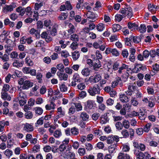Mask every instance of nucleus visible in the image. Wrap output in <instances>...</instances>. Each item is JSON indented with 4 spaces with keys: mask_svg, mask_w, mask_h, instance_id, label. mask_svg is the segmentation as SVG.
Listing matches in <instances>:
<instances>
[{
    "mask_svg": "<svg viewBox=\"0 0 159 159\" xmlns=\"http://www.w3.org/2000/svg\"><path fill=\"white\" fill-rule=\"evenodd\" d=\"M70 39L74 42H77L79 40L78 36L76 34H73L70 36Z\"/></svg>",
    "mask_w": 159,
    "mask_h": 159,
    "instance_id": "nucleus-35",
    "label": "nucleus"
},
{
    "mask_svg": "<svg viewBox=\"0 0 159 159\" xmlns=\"http://www.w3.org/2000/svg\"><path fill=\"white\" fill-rule=\"evenodd\" d=\"M134 154L136 157V159H143L144 158V153L138 150H134Z\"/></svg>",
    "mask_w": 159,
    "mask_h": 159,
    "instance_id": "nucleus-9",
    "label": "nucleus"
},
{
    "mask_svg": "<svg viewBox=\"0 0 159 159\" xmlns=\"http://www.w3.org/2000/svg\"><path fill=\"white\" fill-rule=\"evenodd\" d=\"M128 28L130 29H134L138 30V29L139 26L135 23H132L130 22H129L128 23Z\"/></svg>",
    "mask_w": 159,
    "mask_h": 159,
    "instance_id": "nucleus-18",
    "label": "nucleus"
},
{
    "mask_svg": "<svg viewBox=\"0 0 159 159\" xmlns=\"http://www.w3.org/2000/svg\"><path fill=\"white\" fill-rule=\"evenodd\" d=\"M100 116V114L99 113L95 112L92 115V118L93 120H96L98 119Z\"/></svg>",
    "mask_w": 159,
    "mask_h": 159,
    "instance_id": "nucleus-46",
    "label": "nucleus"
},
{
    "mask_svg": "<svg viewBox=\"0 0 159 159\" xmlns=\"http://www.w3.org/2000/svg\"><path fill=\"white\" fill-rule=\"evenodd\" d=\"M16 11L20 13L21 16H23L25 12V8L20 6L16 8Z\"/></svg>",
    "mask_w": 159,
    "mask_h": 159,
    "instance_id": "nucleus-19",
    "label": "nucleus"
},
{
    "mask_svg": "<svg viewBox=\"0 0 159 159\" xmlns=\"http://www.w3.org/2000/svg\"><path fill=\"white\" fill-rule=\"evenodd\" d=\"M9 17L12 20H15L18 18V16L16 14L13 13L10 15Z\"/></svg>",
    "mask_w": 159,
    "mask_h": 159,
    "instance_id": "nucleus-62",
    "label": "nucleus"
},
{
    "mask_svg": "<svg viewBox=\"0 0 159 159\" xmlns=\"http://www.w3.org/2000/svg\"><path fill=\"white\" fill-rule=\"evenodd\" d=\"M4 153L7 157H10L12 155V152L11 151L7 149L4 152Z\"/></svg>",
    "mask_w": 159,
    "mask_h": 159,
    "instance_id": "nucleus-56",
    "label": "nucleus"
},
{
    "mask_svg": "<svg viewBox=\"0 0 159 159\" xmlns=\"http://www.w3.org/2000/svg\"><path fill=\"white\" fill-rule=\"evenodd\" d=\"M61 135V133L60 130H56L54 133L53 135L56 138H59Z\"/></svg>",
    "mask_w": 159,
    "mask_h": 159,
    "instance_id": "nucleus-50",
    "label": "nucleus"
},
{
    "mask_svg": "<svg viewBox=\"0 0 159 159\" xmlns=\"http://www.w3.org/2000/svg\"><path fill=\"white\" fill-rule=\"evenodd\" d=\"M68 15V14L67 13H61L58 16V19L61 20H64L66 19Z\"/></svg>",
    "mask_w": 159,
    "mask_h": 159,
    "instance_id": "nucleus-28",
    "label": "nucleus"
},
{
    "mask_svg": "<svg viewBox=\"0 0 159 159\" xmlns=\"http://www.w3.org/2000/svg\"><path fill=\"white\" fill-rule=\"evenodd\" d=\"M151 125L150 123H147L145 126L144 127L143 129V131L145 132H148L150 129V127Z\"/></svg>",
    "mask_w": 159,
    "mask_h": 159,
    "instance_id": "nucleus-44",
    "label": "nucleus"
},
{
    "mask_svg": "<svg viewBox=\"0 0 159 159\" xmlns=\"http://www.w3.org/2000/svg\"><path fill=\"white\" fill-rule=\"evenodd\" d=\"M112 54L115 56H118L120 55V53L119 52L116 48L112 49L111 50Z\"/></svg>",
    "mask_w": 159,
    "mask_h": 159,
    "instance_id": "nucleus-57",
    "label": "nucleus"
},
{
    "mask_svg": "<svg viewBox=\"0 0 159 159\" xmlns=\"http://www.w3.org/2000/svg\"><path fill=\"white\" fill-rule=\"evenodd\" d=\"M146 29L147 28L146 25L143 24H141L139 27H138V29L139 30V31L140 33H143L146 32Z\"/></svg>",
    "mask_w": 159,
    "mask_h": 159,
    "instance_id": "nucleus-26",
    "label": "nucleus"
},
{
    "mask_svg": "<svg viewBox=\"0 0 159 159\" xmlns=\"http://www.w3.org/2000/svg\"><path fill=\"white\" fill-rule=\"evenodd\" d=\"M129 66L128 65H127L124 64H123L122 66L119 68V69L118 70V72L120 74H121L122 72V70H123L124 69H126V68H128V67Z\"/></svg>",
    "mask_w": 159,
    "mask_h": 159,
    "instance_id": "nucleus-49",
    "label": "nucleus"
},
{
    "mask_svg": "<svg viewBox=\"0 0 159 159\" xmlns=\"http://www.w3.org/2000/svg\"><path fill=\"white\" fill-rule=\"evenodd\" d=\"M107 92L109 93L111 97H113L116 94V92L115 90H107Z\"/></svg>",
    "mask_w": 159,
    "mask_h": 159,
    "instance_id": "nucleus-58",
    "label": "nucleus"
},
{
    "mask_svg": "<svg viewBox=\"0 0 159 159\" xmlns=\"http://www.w3.org/2000/svg\"><path fill=\"white\" fill-rule=\"evenodd\" d=\"M12 65L13 66L19 68V67L22 66L23 63L21 61H20L17 60H15L13 62Z\"/></svg>",
    "mask_w": 159,
    "mask_h": 159,
    "instance_id": "nucleus-21",
    "label": "nucleus"
},
{
    "mask_svg": "<svg viewBox=\"0 0 159 159\" xmlns=\"http://www.w3.org/2000/svg\"><path fill=\"white\" fill-rule=\"evenodd\" d=\"M44 26L48 27V29H50L52 25H51V20H46L44 21Z\"/></svg>",
    "mask_w": 159,
    "mask_h": 159,
    "instance_id": "nucleus-33",
    "label": "nucleus"
},
{
    "mask_svg": "<svg viewBox=\"0 0 159 159\" xmlns=\"http://www.w3.org/2000/svg\"><path fill=\"white\" fill-rule=\"evenodd\" d=\"M57 30L56 27H53L52 30L50 31V34L53 36H55L57 34Z\"/></svg>",
    "mask_w": 159,
    "mask_h": 159,
    "instance_id": "nucleus-54",
    "label": "nucleus"
},
{
    "mask_svg": "<svg viewBox=\"0 0 159 159\" xmlns=\"http://www.w3.org/2000/svg\"><path fill=\"white\" fill-rule=\"evenodd\" d=\"M101 123L102 124H105L109 121V119L107 116H104L101 117Z\"/></svg>",
    "mask_w": 159,
    "mask_h": 159,
    "instance_id": "nucleus-39",
    "label": "nucleus"
},
{
    "mask_svg": "<svg viewBox=\"0 0 159 159\" xmlns=\"http://www.w3.org/2000/svg\"><path fill=\"white\" fill-rule=\"evenodd\" d=\"M96 106L95 101L91 100H88L85 103V108L86 109H94Z\"/></svg>",
    "mask_w": 159,
    "mask_h": 159,
    "instance_id": "nucleus-1",
    "label": "nucleus"
},
{
    "mask_svg": "<svg viewBox=\"0 0 159 159\" xmlns=\"http://www.w3.org/2000/svg\"><path fill=\"white\" fill-rule=\"evenodd\" d=\"M34 111L35 113L38 115H40L42 114L43 111L42 109L39 107L35 108H34Z\"/></svg>",
    "mask_w": 159,
    "mask_h": 159,
    "instance_id": "nucleus-29",
    "label": "nucleus"
},
{
    "mask_svg": "<svg viewBox=\"0 0 159 159\" xmlns=\"http://www.w3.org/2000/svg\"><path fill=\"white\" fill-rule=\"evenodd\" d=\"M19 100V103L20 106H22L26 102V99H15L13 101V102H17Z\"/></svg>",
    "mask_w": 159,
    "mask_h": 159,
    "instance_id": "nucleus-17",
    "label": "nucleus"
},
{
    "mask_svg": "<svg viewBox=\"0 0 159 159\" xmlns=\"http://www.w3.org/2000/svg\"><path fill=\"white\" fill-rule=\"evenodd\" d=\"M119 140V137L117 136H109L107 139V142L108 144H111L114 143H117Z\"/></svg>",
    "mask_w": 159,
    "mask_h": 159,
    "instance_id": "nucleus-2",
    "label": "nucleus"
},
{
    "mask_svg": "<svg viewBox=\"0 0 159 159\" xmlns=\"http://www.w3.org/2000/svg\"><path fill=\"white\" fill-rule=\"evenodd\" d=\"M44 118L43 117H41L39 118L37 121V122L35 123V126L36 127L38 126L39 125H42L43 123Z\"/></svg>",
    "mask_w": 159,
    "mask_h": 159,
    "instance_id": "nucleus-36",
    "label": "nucleus"
},
{
    "mask_svg": "<svg viewBox=\"0 0 159 159\" xmlns=\"http://www.w3.org/2000/svg\"><path fill=\"white\" fill-rule=\"evenodd\" d=\"M55 100V99L54 97H52L51 100L50 104H49L50 107H52V109H54L55 108L56 104L54 103V102Z\"/></svg>",
    "mask_w": 159,
    "mask_h": 159,
    "instance_id": "nucleus-42",
    "label": "nucleus"
},
{
    "mask_svg": "<svg viewBox=\"0 0 159 159\" xmlns=\"http://www.w3.org/2000/svg\"><path fill=\"white\" fill-rule=\"evenodd\" d=\"M31 8L30 7H28L25 8L26 14L29 16H30L32 14V12L31 11Z\"/></svg>",
    "mask_w": 159,
    "mask_h": 159,
    "instance_id": "nucleus-45",
    "label": "nucleus"
},
{
    "mask_svg": "<svg viewBox=\"0 0 159 159\" xmlns=\"http://www.w3.org/2000/svg\"><path fill=\"white\" fill-rule=\"evenodd\" d=\"M66 148V146L65 145L61 144L58 149L61 152H64Z\"/></svg>",
    "mask_w": 159,
    "mask_h": 159,
    "instance_id": "nucleus-60",
    "label": "nucleus"
},
{
    "mask_svg": "<svg viewBox=\"0 0 159 159\" xmlns=\"http://www.w3.org/2000/svg\"><path fill=\"white\" fill-rule=\"evenodd\" d=\"M79 44L77 42H73L70 45L71 48L73 49V50L76 49L78 46Z\"/></svg>",
    "mask_w": 159,
    "mask_h": 159,
    "instance_id": "nucleus-59",
    "label": "nucleus"
},
{
    "mask_svg": "<svg viewBox=\"0 0 159 159\" xmlns=\"http://www.w3.org/2000/svg\"><path fill=\"white\" fill-rule=\"evenodd\" d=\"M104 25L102 23H100L97 25V29L99 31H102L104 28Z\"/></svg>",
    "mask_w": 159,
    "mask_h": 159,
    "instance_id": "nucleus-38",
    "label": "nucleus"
},
{
    "mask_svg": "<svg viewBox=\"0 0 159 159\" xmlns=\"http://www.w3.org/2000/svg\"><path fill=\"white\" fill-rule=\"evenodd\" d=\"M16 7V3H12L10 5H6L5 7L3 8V12L5 13L7 12H11L13 11V9Z\"/></svg>",
    "mask_w": 159,
    "mask_h": 159,
    "instance_id": "nucleus-4",
    "label": "nucleus"
},
{
    "mask_svg": "<svg viewBox=\"0 0 159 159\" xmlns=\"http://www.w3.org/2000/svg\"><path fill=\"white\" fill-rule=\"evenodd\" d=\"M57 67L61 72H63L64 70V67L62 64L60 63L57 65Z\"/></svg>",
    "mask_w": 159,
    "mask_h": 159,
    "instance_id": "nucleus-53",
    "label": "nucleus"
},
{
    "mask_svg": "<svg viewBox=\"0 0 159 159\" xmlns=\"http://www.w3.org/2000/svg\"><path fill=\"white\" fill-rule=\"evenodd\" d=\"M93 68L95 70H97V69H98L101 66L100 61L98 59L96 60V62L93 65Z\"/></svg>",
    "mask_w": 159,
    "mask_h": 159,
    "instance_id": "nucleus-23",
    "label": "nucleus"
},
{
    "mask_svg": "<svg viewBox=\"0 0 159 159\" xmlns=\"http://www.w3.org/2000/svg\"><path fill=\"white\" fill-rule=\"evenodd\" d=\"M118 159H128L129 158V155L126 153L120 152L117 157Z\"/></svg>",
    "mask_w": 159,
    "mask_h": 159,
    "instance_id": "nucleus-13",
    "label": "nucleus"
},
{
    "mask_svg": "<svg viewBox=\"0 0 159 159\" xmlns=\"http://www.w3.org/2000/svg\"><path fill=\"white\" fill-rule=\"evenodd\" d=\"M26 112L25 114V118L29 119H32L33 116V114L30 111H25Z\"/></svg>",
    "mask_w": 159,
    "mask_h": 159,
    "instance_id": "nucleus-24",
    "label": "nucleus"
},
{
    "mask_svg": "<svg viewBox=\"0 0 159 159\" xmlns=\"http://www.w3.org/2000/svg\"><path fill=\"white\" fill-rule=\"evenodd\" d=\"M57 75L60 80H66L67 79L68 75L67 74L57 72Z\"/></svg>",
    "mask_w": 159,
    "mask_h": 159,
    "instance_id": "nucleus-11",
    "label": "nucleus"
},
{
    "mask_svg": "<svg viewBox=\"0 0 159 159\" xmlns=\"http://www.w3.org/2000/svg\"><path fill=\"white\" fill-rule=\"evenodd\" d=\"M122 126L125 129H128L130 126V123L128 120H125L122 122Z\"/></svg>",
    "mask_w": 159,
    "mask_h": 159,
    "instance_id": "nucleus-30",
    "label": "nucleus"
},
{
    "mask_svg": "<svg viewBox=\"0 0 159 159\" xmlns=\"http://www.w3.org/2000/svg\"><path fill=\"white\" fill-rule=\"evenodd\" d=\"M120 99L123 103L127 102L129 101L128 97L125 94H121L120 95Z\"/></svg>",
    "mask_w": 159,
    "mask_h": 159,
    "instance_id": "nucleus-15",
    "label": "nucleus"
},
{
    "mask_svg": "<svg viewBox=\"0 0 159 159\" xmlns=\"http://www.w3.org/2000/svg\"><path fill=\"white\" fill-rule=\"evenodd\" d=\"M72 79L74 81L80 82L82 79L80 77L78 73H75L74 74Z\"/></svg>",
    "mask_w": 159,
    "mask_h": 159,
    "instance_id": "nucleus-22",
    "label": "nucleus"
},
{
    "mask_svg": "<svg viewBox=\"0 0 159 159\" xmlns=\"http://www.w3.org/2000/svg\"><path fill=\"white\" fill-rule=\"evenodd\" d=\"M104 79L107 80H110L113 78V76L111 73H104Z\"/></svg>",
    "mask_w": 159,
    "mask_h": 159,
    "instance_id": "nucleus-31",
    "label": "nucleus"
},
{
    "mask_svg": "<svg viewBox=\"0 0 159 159\" xmlns=\"http://www.w3.org/2000/svg\"><path fill=\"white\" fill-rule=\"evenodd\" d=\"M148 8L149 10L152 11H156L157 8V6L153 4L152 5L151 4H150L148 5Z\"/></svg>",
    "mask_w": 159,
    "mask_h": 159,
    "instance_id": "nucleus-43",
    "label": "nucleus"
},
{
    "mask_svg": "<svg viewBox=\"0 0 159 159\" xmlns=\"http://www.w3.org/2000/svg\"><path fill=\"white\" fill-rule=\"evenodd\" d=\"M78 152L80 156H84L85 153V149L83 148H79L78 150Z\"/></svg>",
    "mask_w": 159,
    "mask_h": 159,
    "instance_id": "nucleus-47",
    "label": "nucleus"
},
{
    "mask_svg": "<svg viewBox=\"0 0 159 159\" xmlns=\"http://www.w3.org/2000/svg\"><path fill=\"white\" fill-rule=\"evenodd\" d=\"M24 125L23 128V130L27 132L32 131L34 130V127L31 124L25 123L23 124Z\"/></svg>",
    "mask_w": 159,
    "mask_h": 159,
    "instance_id": "nucleus-8",
    "label": "nucleus"
},
{
    "mask_svg": "<svg viewBox=\"0 0 159 159\" xmlns=\"http://www.w3.org/2000/svg\"><path fill=\"white\" fill-rule=\"evenodd\" d=\"M117 143H114L112 145H111L108 148V151L110 153H113L116 152Z\"/></svg>",
    "mask_w": 159,
    "mask_h": 159,
    "instance_id": "nucleus-12",
    "label": "nucleus"
},
{
    "mask_svg": "<svg viewBox=\"0 0 159 159\" xmlns=\"http://www.w3.org/2000/svg\"><path fill=\"white\" fill-rule=\"evenodd\" d=\"M71 133L74 135H77L79 134V130L77 128L75 127H74L71 128L70 130Z\"/></svg>",
    "mask_w": 159,
    "mask_h": 159,
    "instance_id": "nucleus-34",
    "label": "nucleus"
},
{
    "mask_svg": "<svg viewBox=\"0 0 159 159\" xmlns=\"http://www.w3.org/2000/svg\"><path fill=\"white\" fill-rule=\"evenodd\" d=\"M131 102V104L134 106H136L139 104V102L135 98H132Z\"/></svg>",
    "mask_w": 159,
    "mask_h": 159,
    "instance_id": "nucleus-48",
    "label": "nucleus"
},
{
    "mask_svg": "<svg viewBox=\"0 0 159 159\" xmlns=\"http://www.w3.org/2000/svg\"><path fill=\"white\" fill-rule=\"evenodd\" d=\"M114 102V100L111 98L108 99L106 101L107 105L108 106H111L113 105Z\"/></svg>",
    "mask_w": 159,
    "mask_h": 159,
    "instance_id": "nucleus-64",
    "label": "nucleus"
},
{
    "mask_svg": "<svg viewBox=\"0 0 159 159\" xmlns=\"http://www.w3.org/2000/svg\"><path fill=\"white\" fill-rule=\"evenodd\" d=\"M81 73L83 75L87 76L89 75L90 71L88 68H85L82 70Z\"/></svg>",
    "mask_w": 159,
    "mask_h": 159,
    "instance_id": "nucleus-25",
    "label": "nucleus"
},
{
    "mask_svg": "<svg viewBox=\"0 0 159 159\" xmlns=\"http://www.w3.org/2000/svg\"><path fill=\"white\" fill-rule=\"evenodd\" d=\"M1 97L4 100H7L9 101L11 99V97L6 91H4L3 93H2Z\"/></svg>",
    "mask_w": 159,
    "mask_h": 159,
    "instance_id": "nucleus-14",
    "label": "nucleus"
},
{
    "mask_svg": "<svg viewBox=\"0 0 159 159\" xmlns=\"http://www.w3.org/2000/svg\"><path fill=\"white\" fill-rule=\"evenodd\" d=\"M115 125L116 129L118 130H121L123 128L122 124L120 122L118 121L116 122Z\"/></svg>",
    "mask_w": 159,
    "mask_h": 159,
    "instance_id": "nucleus-51",
    "label": "nucleus"
},
{
    "mask_svg": "<svg viewBox=\"0 0 159 159\" xmlns=\"http://www.w3.org/2000/svg\"><path fill=\"white\" fill-rule=\"evenodd\" d=\"M136 69H137V70L135 72V73H138L141 70L144 71L145 70H146L147 68L145 66H143L141 64L136 63L134 64V69L136 70Z\"/></svg>",
    "mask_w": 159,
    "mask_h": 159,
    "instance_id": "nucleus-7",
    "label": "nucleus"
},
{
    "mask_svg": "<svg viewBox=\"0 0 159 159\" xmlns=\"http://www.w3.org/2000/svg\"><path fill=\"white\" fill-rule=\"evenodd\" d=\"M87 16L88 20H89V19H91L90 21L93 22L96 20V19L98 17V16L93 12L88 11L87 14Z\"/></svg>",
    "mask_w": 159,
    "mask_h": 159,
    "instance_id": "nucleus-3",
    "label": "nucleus"
},
{
    "mask_svg": "<svg viewBox=\"0 0 159 159\" xmlns=\"http://www.w3.org/2000/svg\"><path fill=\"white\" fill-rule=\"evenodd\" d=\"M66 8L67 10H71L72 9V6L69 1H67L65 3Z\"/></svg>",
    "mask_w": 159,
    "mask_h": 159,
    "instance_id": "nucleus-55",
    "label": "nucleus"
},
{
    "mask_svg": "<svg viewBox=\"0 0 159 159\" xmlns=\"http://www.w3.org/2000/svg\"><path fill=\"white\" fill-rule=\"evenodd\" d=\"M127 16L129 18H131L133 15V13L132 9L127 4H125V7L124 8Z\"/></svg>",
    "mask_w": 159,
    "mask_h": 159,
    "instance_id": "nucleus-5",
    "label": "nucleus"
},
{
    "mask_svg": "<svg viewBox=\"0 0 159 159\" xmlns=\"http://www.w3.org/2000/svg\"><path fill=\"white\" fill-rule=\"evenodd\" d=\"M43 5V3L40 2L39 3H36L35 4L34 8L36 10H39L41 7Z\"/></svg>",
    "mask_w": 159,
    "mask_h": 159,
    "instance_id": "nucleus-61",
    "label": "nucleus"
},
{
    "mask_svg": "<svg viewBox=\"0 0 159 159\" xmlns=\"http://www.w3.org/2000/svg\"><path fill=\"white\" fill-rule=\"evenodd\" d=\"M101 77L100 74H96L95 75L90 76L89 79L90 83H97L101 80Z\"/></svg>",
    "mask_w": 159,
    "mask_h": 159,
    "instance_id": "nucleus-6",
    "label": "nucleus"
},
{
    "mask_svg": "<svg viewBox=\"0 0 159 159\" xmlns=\"http://www.w3.org/2000/svg\"><path fill=\"white\" fill-rule=\"evenodd\" d=\"M129 53L126 50H124L122 51L121 55L124 58H127L128 56Z\"/></svg>",
    "mask_w": 159,
    "mask_h": 159,
    "instance_id": "nucleus-63",
    "label": "nucleus"
},
{
    "mask_svg": "<svg viewBox=\"0 0 159 159\" xmlns=\"http://www.w3.org/2000/svg\"><path fill=\"white\" fill-rule=\"evenodd\" d=\"M121 133L124 138H128L129 136V134L128 131L126 129H124L122 130Z\"/></svg>",
    "mask_w": 159,
    "mask_h": 159,
    "instance_id": "nucleus-40",
    "label": "nucleus"
},
{
    "mask_svg": "<svg viewBox=\"0 0 159 159\" xmlns=\"http://www.w3.org/2000/svg\"><path fill=\"white\" fill-rule=\"evenodd\" d=\"M25 62L27 63L28 66H32L33 64V62L31 59L29 57H27L25 59Z\"/></svg>",
    "mask_w": 159,
    "mask_h": 159,
    "instance_id": "nucleus-41",
    "label": "nucleus"
},
{
    "mask_svg": "<svg viewBox=\"0 0 159 159\" xmlns=\"http://www.w3.org/2000/svg\"><path fill=\"white\" fill-rule=\"evenodd\" d=\"M33 85V83L31 82L29 80H25L23 86V89H27L32 87Z\"/></svg>",
    "mask_w": 159,
    "mask_h": 159,
    "instance_id": "nucleus-10",
    "label": "nucleus"
},
{
    "mask_svg": "<svg viewBox=\"0 0 159 159\" xmlns=\"http://www.w3.org/2000/svg\"><path fill=\"white\" fill-rule=\"evenodd\" d=\"M73 58L74 60H76L79 57L80 54L78 51H76L72 53Z\"/></svg>",
    "mask_w": 159,
    "mask_h": 159,
    "instance_id": "nucleus-37",
    "label": "nucleus"
},
{
    "mask_svg": "<svg viewBox=\"0 0 159 159\" xmlns=\"http://www.w3.org/2000/svg\"><path fill=\"white\" fill-rule=\"evenodd\" d=\"M113 30H115L114 32L119 30L121 28V26L118 24H114L113 25Z\"/></svg>",
    "mask_w": 159,
    "mask_h": 159,
    "instance_id": "nucleus-52",
    "label": "nucleus"
},
{
    "mask_svg": "<svg viewBox=\"0 0 159 159\" xmlns=\"http://www.w3.org/2000/svg\"><path fill=\"white\" fill-rule=\"evenodd\" d=\"M69 29L68 30V32L70 34L74 33L75 30L74 26L71 23L68 25Z\"/></svg>",
    "mask_w": 159,
    "mask_h": 159,
    "instance_id": "nucleus-20",
    "label": "nucleus"
},
{
    "mask_svg": "<svg viewBox=\"0 0 159 159\" xmlns=\"http://www.w3.org/2000/svg\"><path fill=\"white\" fill-rule=\"evenodd\" d=\"M138 116L139 119L142 120H144L146 117L145 112L140 109L139 110Z\"/></svg>",
    "mask_w": 159,
    "mask_h": 159,
    "instance_id": "nucleus-16",
    "label": "nucleus"
},
{
    "mask_svg": "<svg viewBox=\"0 0 159 159\" xmlns=\"http://www.w3.org/2000/svg\"><path fill=\"white\" fill-rule=\"evenodd\" d=\"M89 115L86 113L83 112L80 115V118L84 121L87 120L89 118Z\"/></svg>",
    "mask_w": 159,
    "mask_h": 159,
    "instance_id": "nucleus-27",
    "label": "nucleus"
},
{
    "mask_svg": "<svg viewBox=\"0 0 159 159\" xmlns=\"http://www.w3.org/2000/svg\"><path fill=\"white\" fill-rule=\"evenodd\" d=\"M89 93L92 96H94L96 94H99L100 93V90H88Z\"/></svg>",
    "mask_w": 159,
    "mask_h": 159,
    "instance_id": "nucleus-32",
    "label": "nucleus"
}]
</instances>
